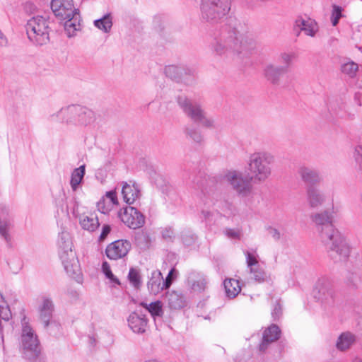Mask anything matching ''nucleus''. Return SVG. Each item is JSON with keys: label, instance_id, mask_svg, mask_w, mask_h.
Wrapping results in <instances>:
<instances>
[{"label": "nucleus", "instance_id": "f257e3e1", "mask_svg": "<svg viewBox=\"0 0 362 362\" xmlns=\"http://www.w3.org/2000/svg\"><path fill=\"white\" fill-rule=\"evenodd\" d=\"M317 226L321 241L335 261H345L349 257L351 247L346 238L332 223V215L328 211L317 212L311 216Z\"/></svg>", "mask_w": 362, "mask_h": 362}, {"label": "nucleus", "instance_id": "f03ea898", "mask_svg": "<svg viewBox=\"0 0 362 362\" xmlns=\"http://www.w3.org/2000/svg\"><path fill=\"white\" fill-rule=\"evenodd\" d=\"M211 48L217 54H240L255 48V41L249 32L236 28L223 30L216 37Z\"/></svg>", "mask_w": 362, "mask_h": 362}, {"label": "nucleus", "instance_id": "7ed1b4c3", "mask_svg": "<svg viewBox=\"0 0 362 362\" xmlns=\"http://www.w3.org/2000/svg\"><path fill=\"white\" fill-rule=\"evenodd\" d=\"M274 162V156L267 151H256L250 153L247 160V168L250 175V180L259 183L267 180L272 174Z\"/></svg>", "mask_w": 362, "mask_h": 362}, {"label": "nucleus", "instance_id": "20e7f679", "mask_svg": "<svg viewBox=\"0 0 362 362\" xmlns=\"http://www.w3.org/2000/svg\"><path fill=\"white\" fill-rule=\"evenodd\" d=\"M59 255L66 273L74 276L79 272V264L76 253L73 250L71 235L67 231L59 233L57 239Z\"/></svg>", "mask_w": 362, "mask_h": 362}, {"label": "nucleus", "instance_id": "39448f33", "mask_svg": "<svg viewBox=\"0 0 362 362\" xmlns=\"http://www.w3.org/2000/svg\"><path fill=\"white\" fill-rule=\"evenodd\" d=\"M25 30L29 41L35 46H42L49 41V22L41 16L28 20Z\"/></svg>", "mask_w": 362, "mask_h": 362}, {"label": "nucleus", "instance_id": "423d86ee", "mask_svg": "<svg viewBox=\"0 0 362 362\" xmlns=\"http://www.w3.org/2000/svg\"><path fill=\"white\" fill-rule=\"evenodd\" d=\"M177 103L185 114L196 122L206 128H215V119L206 115L200 104L185 95L177 98Z\"/></svg>", "mask_w": 362, "mask_h": 362}, {"label": "nucleus", "instance_id": "0eeeda50", "mask_svg": "<svg viewBox=\"0 0 362 362\" xmlns=\"http://www.w3.org/2000/svg\"><path fill=\"white\" fill-rule=\"evenodd\" d=\"M231 0H202V19L211 24L217 23L230 10Z\"/></svg>", "mask_w": 362, "mask_h": 362}, {"label": "nucleus", "instance_id": "6e6552de", "mask_svg": "<svg viewBox=\"0 0 362 362\" xmlns=\"http://www.w3.org/2000/svg\"><path fill=\"white\" fill-rule=\"evenodd\" d=\"M21 346L28 358L36 356L40 352V344L36 334L30 325L24 322L22 327Z\"/></svg>", "mask_w": 362, "mask_h": 362}, {"label": "nucleus", "instance_id": "1a4fd4ad", "mask_svg": "<svg viewBox=\"0 0 362 362\" xmlns=\"http://www.w3.org/2000/svg\"><path fill=\"white\" fill-rule=\"evenodd\" d=\"M313 298L323 305H328L334 301V291L331 282L326 279H319L313 290Z\"/></svg>", "mask_w": 362, "mask_h": 362}, {"label": "nucleus", "instance_id": "9d476101", "mask_svg": "<svg viewBox=\"0 0 362 362\" xmlns=\"http://www.w3.org/2000/svg\"><path fill=\"white\" fill-rule=\"evenodd\" d=\"M225 178L234 190L243 197L247 196L252 191V186L240 171L230 170L225 175Z\"/></svg>", "mask_w": 362, "mask_h": 362}, {"label": "nucleus", "instance_id": "9b49d317", "mask_svg": "<svg viewBox=\"0 0 362 362\" xmlns=\"http://www.w3.org/2000/svg\"><path fill=\"white\" fill-rule=\"evenodd\" d=\"M118 216L126 226L132 229L139 228L145 223L144 216L132 206L121 209L118 213Z\"/></svg>", "mask_w": 362, "mask_h": 362}, {"label": "nucleus", "instance_id": "f8f14e48", "mask_svg": "<svg viewBox=\"0 0 362 362\" xmlns=\"http://www.w3.org/2000/svg\"><path fill=\"white\" fill-rule=\"evenodd\" d=\"M51 8L59 19H66L78 13V9L75 8L73 0H52Z\"/></svg>", "mask_w": 362, "mask_h": 362}, {"label": "nucleus", "instance_id": "ddd939ff", "mask_svg": "<svg viewBox=\"0 0 362 362\" xmlns=\"http://www.w3.org/2000/svg\"><path fill=\"white\" fill-rule=\"evenodd\" d=\"M173 272L174 269H171L168 277L164 281L160 272L153 271L148 282V289L149 292L153 295H157L163 289L169 288L171 284L170 277Z\"/></svg>", "mask_w": 362, "mask_h": 362}, {"label": "nucleus", "instance_id": "4468645a", "mask_svg": "<svg viewBox=\"0 0 362 362\" xmlns=\"http://www.w3.org/2000/svg\"><path fill=\"white\" fill-rule=\"evenodd\" d=\"M246 262L250 269L252 279L258 283L267 281L270 278L269 276L259 267L257 260V256L249 251L245 252Z\"/></svg>", "mask_w": 362, "mask_h": 362}, {"label": "nucleus", "instance_id": "2eb2a0df", "mask_svg": "<svg viewBox=\"0 0 362 362\" xmlns=\"http://www.w3.org/2000/svg\"><path fill=\"white\" fill-rule=\"evenodd\" d=\"M131 243L124 240H118L109 244L105 250L107 257L117 260L125 257L131 249Z\"/></svg>", "mask_w": 362, "mask_h": 362}, {"label": "nucleus", "instance_id": "dca6fc26", "mask_svg": "<svg viewBox=\"0 0 362 362\" xmlns=\"http://www.w3.org/2000/svg\"><path fill=\"white\" fill-rule=\"evenodd\" d=\"M54 310L53 300L50 297L42 296L38 305L39 317L45 327H47Z\"/></svg>", "mask_w": 362, "mask_h": 362}, {"label": "nucleus", "instance_id": "f3484780", "mask_svg": "<svg viewBox=\"0 0 362 362\" xmlns=\"http://www.w3.org/2000/svg\"><path fill=\"white\" fill-rule=\"evenodd\" d=\"M11 313L8 306H0V340L4 346V335L11 333L13 327L10 320Z\"/></svg>", "mask_w": 362, "mask_h": 362}, {"label": "nucleus", "instance_id": "a211bd4d", "mask_svg": "<svg viewBox=\"0 0 362 362\" xmlns=\"http://www.w3.org/2000/svg\"><path fill=\"white\" fill-rule=\"evenodd\" d=\"M306 201L310 208H319L325 204L326 194L317 187H309L306 190Z\"/></svg>", "mask_w": 362, "mask_h": 362}, {"label": "nucleus", "instance_id": "6ab92c4d", "mask_svg": "<svg viewBox=\"0 0 362 362\" xmlns=\"http://www.w3.org/2000/svg\"><path fill=\"white\" fill-rule=\"evenodd\" d=\"M78 105H71L62 107L57 113V117L61 122L68 124L77 125V117L79 111Z\"/></svg>", "mask_w": 362, "mask_h": 362}, {"label": "nucleus", "instance_id": "aec40b11", "mask_svg": "<svg viewBox=\"0 0 362 362\" xmlns=\"http://www.w3.org/2000/svg\"><path fill=\"white\" fill-rule=\"evenodd\" d=\"M296 27L310 37H315L319 28L317 22L310 18L298 16L295 21Z\"/></svg>", "mask_w": 362, "mask_h": 362}, {"label": "nucleus", "instance_id": "412c9836", "mask_svg": "<svg viewBox=\"0 0 362 362\" xmlns=\"http://www.w3.org/2000/svg\"><path fill=\"white\" fill-rule=\"evenodd\" d=\"M118 204V199L115 191L107 192L106 194L97 203L99 211L104 214L111 211L114 206Z\"/></svg>", "mask_w": 362, "mask_h": 362}, {"label": "nucleus", "instance_id": "4be33fe9", "mask_svg": "<svg viewBox=\"0 0 362 362\" xmlns=\"http://www.w3.org/2000/svg\"><path fill=\"white\" fill-rule=\"evenodd\" d=\"M286 73V67L272 63L265 64L263 68L264 76L271 83H277L280 77Z\"/></svg>", "mask_w": 362, "mask_h": 362}, {"label": "nucleus", "instance_id": "5701e85b", "mask_svg": "<svg viewBox=\"0 0 362 362\" xmlns=\"http://www.w3.org/2000/svg\"><path fill=\"white\" fill-rule=\"evenodd\" d=\"M63 20L65 21L64 28L67 37L76 36L77 33L81 30V17L78 12L74 13L73 16Z\"/></svg>", "mask_w": 362, "mask_h": 362}, {"label": "nucleus", "instance_id": "b1692460", "mask_svg": "<svg viewBox=\"0 0 362 362\" xmlns=\"http://www.w3.org/2000/svg\"><path fill=\"white\" fill-rule=\"evenodd\" d=\"M127 322L129 328L133 332L143 334L146 332L147 320L144 316H140L136 313H132L129 315Z\"/></svg>", "mask_w": 362, "mask_h": 362}, {"label": "nucleus", "instance_id": "393cba45", "mask_svg": "<svg viewBox=\"0 0 362 362\" xmlns=\"http://www.w3.org/2000/svg\"><path fill=\"white\" fill-rule=\"evenodd\" d=\"M281 331L278 326L272 325L266 329L263 334L262 341L259 345V350L264 351L269 344L275 341L280 337Z\"/></svg>", "mask_w": 362, "mask_h": 362}, {"label": "nucleus", "instance_id": "a878e982", "mask_svg": "<svg viewBox=\"0 0 362 362\" xmlns=\"http://www.w3.org/2000/svg\"><path fill=\"white\" fill-rule=\"evenodd\" d=\"M356 337L351 332H344L339 334L336 341V348L340 351H346L356 343Z\"/></svg>", "mask_w": 362, "mask_h": 362}, {"label": "nucleus", "instance_id": "bb28decb", "mask_svg": "<svg viewBox=\"0 0 362 362\" xmlns=\"http://www.w3.org/2000/svg\"><path fill=\"white\" fill-rule=\"evenodd\" d=\"M122 194L124 201L128 204H132L140 197V191L136 185L124 183L122 187Z\"/></svg>", "mask_w": 362, "mask_h": 362}, {"label": "nucleus", "instance_id": "cd10ccee", "mask_svg": "<svg viewBox=\"0 0 362 362\" xmlns=\"http://www.w3.org/2000/svg\"><path fill=\"white\" fill-rule=\"evenodd\" d=\"M95 121V112L86 107L80 105L77 117V125L88 126L93 124Z\"/></svg>", "mask_w": 362, "mask_h": 362}, {"label": "nucleus", "instance_id": "c85d7f7f", "mask_svg": "<svg viewBox=\"0 0 362 362\" xmlns=\"http://www.w3.org/2000/svg\"><path fill=\"white\" fill-rule=\"evenodd\" d=\"M301 179L308 183H318L322 180L320 172L308 167H301L298 170Z\"/></svg>", "mask_w": 362, "mask_h": 362}, {"label": "nucleus", "instance_id": "c756f323", "mask_svg": "<svg viewBox=\"0 0 362 362\" xmlns=\"http://www.w3.org/2000/svg\"><path fill=\"white\" fill-rule=\"evenodd\" d=\"M85 173V165H82L80 167L75 168L72 171L70 179V186L73 192H76L79 189L81 183L83 180Z\"/></svg>", "mask_w": 362, "mask_h": 362}, {"label": "nucleus", "instance_id": "7c9ffc66", "mask_svg": "<svg viewBox=\"0 0 362 362\" xmlns=\"http://www.w3.org/2000/svg\"><path fill=\"white\" fill-rule=\"evenodd\" d=\"M79 224L83 229L89 232L96 230L100 226L98 217L93 214L81 215L79 218Z\"/></svg>", "mask_w": 362, "mask_h": 362}, {"label": "nucleus", "instance_id": "2f4dec72", "mask_svg": "<svg viewBox=\"0 0 362 362\" xmlns=\"http://www.w3.org/2000/svg\"><path fill=\"white\" fill-rule=\"evenodd\" d=\"M224 288L227 297L234 298L241 291L240 283L234 279H228L224 281Z\"/></svg>", "mask_w": 362, "mask_h": 362}, {"label": "nucleus", "instance_id": "473e14b6", "mask_svg": "<svg viewBox=\"0 0 362 362\" xmlns=\"http://www.w3.org/2000/svg\"><path fill=\"white\" fill-rule=\"evenodd\" d=\"M140 305L147 310L154 319L157 317H162L163 315V304L160 300H156L150 303L141 302Z\"/></svg>", "mask_w": 362, "mask_h": 362}, {"label": "nucleus", "instance_id": "72a5a7b5", "mask_svg": "<svg viewBox=\"0 0 362 362\" xmlns=\"http://www.w3.org/2000/svg\"><path fill=\"white\" fill-rule=\"evenodd\" d=\"M168 300L170 308L180 309L186 305L185 298L179 292L173 291L168 296Z\"/></svg>", "mask_w": 362, "mask_h": 362}, {"label": "nucleus", "instance_id": "f704fd0d", "mask_svg": "<svg viewBox=\"0 0 362 362\" xmlns=\"http://www.w3.org/2000/svg\"><path fill=\"white\" fill-rule=\"evenodd\" d=\"M94 25L105 33L111 30L112 27V18L110 14H106L103 18L95 20Z\"/></svg>", "mask_w": 362, "mask_h": 362}, {"label": "nucleus", "instance_id": "c9c22d12", "mask_svg": "<svg viewBox=\"0 0 362 362\" xmlns=\"http://www.w3.org/2000/svg\"><path fill=\"white\" fill-rule=\"evenodd\" d=\"M11 227L12 223L8 218L0 216V235L8 243L11 241V237L9 234Z\"/></svg>", "mask_w": 362, "mask_h": 362}, {"label": "nucleus", "instance_id": "e433bc0d", "mask_svg": "<svg viewBox=\"0 0 362 362\" xmlns=\"http://www.w3.org/2000/svg\"><path fill=\"white\" fill-rule=\"evenodd\" d=\"M165 73L167 76L173 79L182 78L183 74H187L185 68L175 65L166 66L165 69Z\"/></svg>", "mask_w": 362, "mask_h": 362}, {"label": "nucleus", "instance_id": "4c0bfd02", "mask_svg": "<svg viewBox=\"0 0 362 362\" xmlns=\"http://www.w3.org/2000/svg\"><path fill=\"white\" fill-rule=\"evenodd\" d=\"M296 57V54L293 52H284L279 55V62L281 64V66H286V71L288 67L291 65L293 59Z\"/></svg>", "mask_w": 362, "mask_h": 362}, {"label": "nucleus", "instance_id": "58836bf2", "mask_svg": "<svg viewBox=\"0 0 362 362\" xmlns=\"http://www.w3.org/2000/svg\"><path fill=\"white\" fill-rule=\"evenodd\" d=\"M358 70V65L352 61L344 63L341 66V71L344 74L349 76L350 77H354L356 76Z\"/></svg>", "mask_w": 362, "mask_h": 362}, {"label": "nucleus", "instance_id": "ea45409f", "mask_svg": "<svg viewBox=\"0 0 362 362\" xmlns=\"http://www.w3.org/2000/svg\"><path fill=\"white\" fill-rule=\"evenodd\" d=\"M102 271L103 273L105 275L106 278L110 280V281L114 284L119 285V279L112 274L110 266L107 262H104L102 264Z\"/></svg>", "mask_w": 362, "mask_h": 362}, {"label": "nucleus", "instance_id": "a19ab883", "mask_svg": "<svg viewBox=\"0 0 362 362\" xmlns=\"http://www.w3.org/2000/svg\"><path fill=\"white\" fill-rule=\"evenodd\" d=\"M186 134L191 138L195 142L199 143L202 141L203 136L199 131L197 128L193 127H188L185 129Z\"/></svg>", "mask_w": 362, "mask_h": 362}, {"label": "nucleus", "instance_id": "79ce46f5", "mask_svg": "<svg viewBox=\"0 0 362 362\" xmlns=\"http://www.w3.org/2000/svg\"><path fill=\"white\" fill-rule=\"evenodd\" d=\"M208 281L204 276H199L192 284V288L195 291H203L207 286Z\"/></svg>", "mask_w": 362, "mask_h": 362}, {"label": "nucleus", "instance_id": "37998d69", "mask_svg": "<svg viewBox=\"0 0 362 362\" xmlns=\"http://www.w3.org/2000/svg\"><path fill=\"white\" fill-rule=\"evenodd\" d=\"M128 277L129 281L134 287H139L141 284V277L137 270L134 269H131L129 270Z\"/></svg>", "mask_w": 362, "mask_h": 362}, {"label": "nucleus", "instance_id": "c03bdc74", "mask_svg": "<svg viewBox=\"0 0 362 362\" xmlns=\"http://www.w3.org/2000/svg\"><path fill=\"white\" fill-rule=\"evenodd\" d=\"M341 8L334 5L333 6L331 21L333 26H336L341 17Z\"/></svg>", "mask_w": 362, "mask_h": 362}, {"label": "nucleus", "instance_id": "a18cd8bd", "mask_svg": "<svg viewBox=\"0 0 362 362\" xmlns=\"http://www.w3.org/2000/svg\"><path fill=\"white\" fill-rule=\"evenodd\" d=\"M354 158L359 168L362 170V146H357L355 147Z\"/></svg>", "mask_w": 362, "mask_h": 362}, {"label": "nucleus", "instance_id": "49530a36", "mask_svg": "<svg viewBox=\"0 0 362 362\" xmlns=\"http://www.w3.org/2000/svg\"><path fill=\"white\" fill-rule=\"evenodd\" d=\"M225 234L230 238L238 239L240 238V232L238 230L234 229H226L225 230Z\"/></svg>", "mask_w": 362, "mask_h": 362}, {"label": "nucleus", "instance_id": "de8ad7c7", "mask_svg": "<svg viewBox=\"0 0 362 362\" xmlns=\"http://www.w3.org/2000/svg\"><path fill=\"white\" fill-rule=\"evenodd\" d=\"M281 314V307L279 303L274 306L272 312V317L274 320L278 319Z\"/></svg>", "mask_w": 362, "mask_h": 362}, {"label": "nucleus", "instance_id": "09e8293b", "mask_svg": "<svg viewBox=\"0 0 362 362\" xmlns=\"http://www.w3.org/2000/svg\"><path fill=\"white\" fill-rule=\"evenodd\" d=\"M269 233L275 240H279L281 238V233L276 228H270Z\"/></svg>", "mask_w": 362, "mask_h": 362}, {"label": "nucleus", "instance_id": "8fccbe9b", "mask_svg": "<svg viewBox=\"0 0 362 362\" xmlns=\"http://www.w3.org/2000/svg\"><path fill=\"white\" fill-rule=\"evenodd\" d=\"M110 232V227L108 225H105L103 227L102 233L100 236V240H104Z\"/></svg>", "mask_w": 362, "mask_h": 362}, {"label": "nucleus", "instance_id": "3c124183", "mask_svg": "<svg viewBox=\"0 0 362 362\" xmlns=\"http://www.w3.org/2000/svg\"><path fill=\"white\" fill-rule=\"evenodd\" d=\"M7 45V39L0 30V46L4 47Z\"/></svg>", "mask_w": 362, "mask_h": 362}, {"label": "nucleus", "instance_id": "603ef678", "mask_svg": "<svg viewBox=\"0 0 362 362\" xmlns=\"http://www.w3.org/2000/svg\"><path fill=\"white\" fill-rule=\"evenodd\" d=\"M173 233L172 231L170 230H166L165 231H164L163 233V236L165 238H171V234Z\"/></svg>", "mask_w": 362, "mask_h": 362}, {"label": "nucleus", "instance_id": "864d4df0", "mask_svg": "<svg viewBox=\"0 0 362 362\" xmlns=\"http://www.w3.org/2000/svg\"><path fill=\"white\" fill-rule=\"evenodd\" d=\"M202 214H203V216H204L205 218H208L209 217V216H210V212L203 211H202Z\"/></svg>", "mask_w": 362, "mask_h": 362}, {"label": "nucleus", "instance_id": "5fc2aeb1", "mask_svg": "<svg viewBox=\"0 0 362 362\" xmlns=\"http://www.w3.org/2000/svg\"><path fill=\"white\" fill-rule=\"evenodd\" d=\"M183 242L186 245H190L191 242L189 240H187L185 237L182 238Z\"/></svg>", "mask_w": 362, "mask_h": 362}, {"label": "nucleus", "instance_id": "6e6d98bb", "mask_svg": "<svg viewBox=\"0 0 362 362\" xmlns=\"http://www.w3.org/2000/svg\"><path fill=\"white\" fill-rule=\"evenodd\" d=\"M354 362H362V358H356Z\"/></svg>", "mask_w": 362, "mask_h": 362}, {"label": "nucleus", "instance_id": "4d7b16f0", "mask_svg": "<svg viewBox=\"0 0 362 362\" xmlns=\"http://www.w3.org/2000/svg\"><path fill=\"white\" fill-rule=\"evenodd\" d=\"M190 240H194V237L193 235H192V236L190 237Z\"/></svg>", "mask_w": 362, "mask_h": 362}]
</instances>
